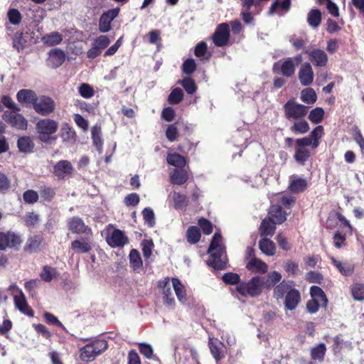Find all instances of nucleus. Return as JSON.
Segmentation results:
<instances>
[{
  "label": "nucleus",
  "mask_w": 364,
  "mask_h": 364,
  "mask_svg": "<svg viewBox=\"0 0 364 364\" xmlns=\"http://www.w3.org/2000/svg\"><path fill=\"white\" fill-rule=\"evenodd\" d=\"M352 296L356 301L364 300V284L361 283L353 284L350 287Z\"/></svg>",
  "instance_id": "46"
},
{
  "label": "nucleus",
  "mask_w": 364,
  "mask_h": 364,
  "mask_svg": "<svg viewBox=\"0 0 364 364\" xmlns=\"http://www.w3.org/2000/svg\"><path fill=\"white\" fill-rule=\"evenodd\" d=\"M16 98L20 103H32L33 105L37 95L31 90L23 89L17 92Z\"/></svg>",
  "instance_id": "26"
},
{
  "label": "nucleus",
  "mask_w": 364,
  "mask_h": 364,
  "mask_svg": "<svg viewBox=\"0 0 364 364\" xmlns=\"http://www.w3.org/2000/svg\"><path fill=\"white\" fill-rule=\"evenodd\" d=\"M307 187L306 179L301 178L297 176H291L290 178L289 190L293 193L304 191Z\"/></svg>",
  "instance_id": "25"
},
{
  "label": "nucleus",
  "mask_w": 364,
  "mask_h": 364,
  "mask_svg": "<svg viewBox=\"0 0 364 364\" xmlns=\"http://www.w3.org/2000/svg\"><path fill=\"white\" fill-rule=\"evenodd\" d=\"M321 21V14L318 9H312L309 11L307 16V21L309 26L316 28L319 26Z\"/></svg>",
  "instance_id": "44"
},
{
  "label": "nucleus",
  "mask_w": 364,
  "mask_h": 364,
  "mask_svg": "<svg viewBox=\"0 0 364 364\" xmlns=\"http://www.w3.org/2000/svg\"><path fill=\"white\" fill-rule=\"evenodd\" d=\"M7 17L9 23L13 25H18L21 21V14L16 9H11L7 13Z\"/></svg>",
  "instance_id": "52"
},
{
  "label": "nucleus",
  "mask_w": 364,
  "mask_h": 364,
  "mask_svg": "<svg viewBox=\"0 0 364 364\" xmlns=\"http://www.w3.org/2000/svg\"><path fill=\"white\" fill-rule=\"evenodd\" d=\"M223 280L225 283L229 284H237L240 282V277L236 273H227L223 276Z\"/></svg>",
  "instance_id": "64"
},
{
  "label": "nucleus",
  "mask_w": 364,
  "mask_h": 364,
  "mask_svg": "<svg viewBox=\"0 0 364 364\" xmlns=\"http://www.w3.org/2000/svg\"><path fill=\"white\" fill-rule=\"evenodd\" d=\"M166 160L168 164L178 168H182L186 164L185 158L178 154H168Z\"/></svg>",
  "instance_id": "42"
},
{
  "label": "nucleus",
  "mask_w": 364,
  "mask_h": 364,
  "mask_svg": "<svg viewBox=\"0 0 364 364\" xmlns=\"http://www.w3.org/2000/svg\"><path fill=\"white\" fill-rule=\"evenodd\" d=\"M21 243V239L19 235L14 232H0V250H4L6 248L16 247Z\"/></svg>",
  "instance_id": "9"
},
{
  "label": "nucleus",
  "mask_w": 364,
  "mask_h": 364,
  "mask_svg": "<svg viewBox=\"0 0 364 364\" xmlns=\"http://www.w3.org/2000/svg\"><path fill=\"white\" fill-rule=\"evenodd\" d=\"M295 70L296 65L294 63L292 58H287L282 62H277L273 66L274 73H280L287 77H291L294 74Z\"/></svg>",
  "instance_id": "10"
},
{
  "label": "nucleus",
  "mask_w": 364,
  "mask_h": 364,
  "mask_svg": "<svg viewBox=\"0 0 364 364\" xmlns=\"http://www.w3.org/2000/svg\"><path fill=\"white\" fill-rule=\"evenodd\" d=\"M171 284L178 300L181 304H185L187 301V294L185 285L178 278H172Z\"/></svg>",
  "instance_id": "17"
},
{
  "label": "nucleus",
  "mask_w": 364,
  "mask_h": 364,
  "mask_svg": "<svg viewBox=\"0 0 364 364\" xmlns=\"http://www.w3.org/2000/svg\"><path fill=\"white\" fill-rule=\"evenodd\" d=\"M259 247L261 251L268 256H272L275 254V244L269 239L262 238L260 240Z\"/></svg>",
  "instance_id": "35"
},
{
  "label": "nucleus",
  "mask_w": 364,
  "mask_h": 364,
  "mask_svg": "<svg viewBox=\"0 0 364 364\" xmlns=\"http://www.w3.org/2000/svg\"><path fill=\"white\" fill-rule=\"evenodd\" d=\"M287 118L299 119L304 117L308 112V107L293 101L287 102L284 105Z\"/></svg>",
  "instance_id": "8"
},
{
  "label": "nucleus",
  "mask_w": 364,
  "mask_h": 364,
  "mask_svg": "<svg viewBox=\"0 0 364 364\" xmlns=\"http://www.w3.org/2000/svg\"><path fill=\"white\" fill-rule=\"evenodd\" d=\"M129 262L131 267L135 271L139 270L142 267V260L140 254L135 249L132 250L129 253Z\"/></svg>",
  "instance_id": "43"
},
{
  "label": "nucleus",
  "mask_w": 364,
  "mask_h": 364,
  "mask_svg": "<svg viewBox=\"0 0 364 364\" xmlns=\"http://www.w3.org/2000/svg\"><path fill=\"white\" fill-rule=\"evenodd\" d=\"M106 241L112 247H122L128 242V238L119 229H114L112 225H109L106 229Z\"/></svg>",
  "instance_id": "4"
},
{
  "label": "nucleus",
  "mask_w": 364,
  "mask_h": 364,
  "mask_svg": "<svg viewBox=\"0 0 364 364\" xmlns=\"http://www.w3.org/2000/svg\"><path fill=\"white\" fill-rule=\"evenodd\" d=\"M92 139L94 145L100 153L102 152L103 140L102 139V131L100 127L95 125L92 128Z\"/></svg>",
  "instance_id": "40"
},
{
  "label": "nucleus",
  "mask_w": 364,
  "mask_h": 364,
  "mask_svg": "<svg viewBox=\"0 0 364 364\" xmlns=\"http://www.w3.org/2000/svg\"><path fill=\"white\" fill-rule=\"evenodd\" d=\"M55 107L54 101L50 97L46 96L37 97L33 104L35 111L43 116L52 113L55 109Z\"/></svg>",
  "instance_id": "6"
},
{
  "label": "nucleus",
  "mask_w": 364,
  "mask_h": 364,
  "mask_svg": "<svg viewBox=\"0 0 364 364\" xmlns=\"http://www.w3.org/2000/svg\"><path fill=\"white\" fill-rule=\"evenodd\" d=\"M330 259L333 264L337 268L341 274L345 276H349L352 274L354 270L353 264L348 262H342L337 260L333 257H331Z\"/></svg>",
  "instance_id": "27"
},
{
  "label": "nucleus",
  "mask_w": 364,
  "mask_h": 364,
  "mask_svg": "<svg viewBox=\"0 0 364 364\" xmlns=\"http://www.w3.org/2000/svg\"><path fill=\"white\" fill-rule=\"evenodd\" d=\"M230 38V26L227 23L219 24L213 36V41L216 46H225Z\"/></svg>",
  "instance_id": "7"
},
{
  "label": "nucleus",
  "mask_w": 364,
  "mask_h": 364,
  "mask_svg": "<svg viewBox=\"0 0 364 364\" xmlns=\"http://www.w3.org/2000/svg\"><path fill=\"white\" fill-rule=\"evenodd\" d=\"M170 279L166 277L159 282V287L161 289L164 295V303L167 305H173L174 304V297L173 296L170 284Z\"/></svg>",
  "instance_id": "16"
},
{
  "label": "nucleus",
  "mask_w": 364,
  "mask_h": 364,
  "mask_svg": "<svg viewBox=\"0 0 364 364\" xmlns=\"http://www.w3.org/2000/svg\"><path fill=\"white\" fill-rule=\"evenodd\" d=\"M79 92L82 97L86 99L91 98L94 95L92 87L87 83H83L80 86Z\"/></svg>",
  "instance_id": "56"
},
{
  "label": "nucleus",
  "mask_w": 364,
  "mask_h": 364,
  "mask_svg": "<svg viewBox=\"0 0 364 364\" xmlns=\"http://www.w3.org/2000/svg\"><path fill=\"white\" fill-rule=\"evenodd\" d=\"M167 201L170 206L178 210L183 209L188 205L187 196L176 191H173L169 193Z\"/></svg>",
  "instance_id": "13"
},
{
  "label": "nucleus",
  "mask_w": 364,
  "mask_h": 364,
  "mask_svg": "<svg viewBox=\"0 0 364 364\" xmlns=\"http://www.w3.org/2000/svg\"><path fill=\"white\" fill-rule=\"evenodd\" d=\"M301 100L306 104H314L317 100L316 92L312 88H306L301 92Z\"/></svg>",
  "instance_id": "45"
},
{
  "label": "nucleus",
  "mask_w": 364,
  "mask_h": 364,
  "mask_svg": "<svg viewBox=\"0 0 364 364\" xmlns=\"http://www.w3.org/2000/svg\"><path fill=\"white\" fill-rule=\"evenodd\" d=\"M73 119L75 124L81 128L84 132L88 129V122L79 114H75Z\"/></svg>",
  "instance_id": "63"
},
{
  "label": "nucleus",
  "mask_w": 364,
  "mask_h": 364,
  "mask_svg": "<svg viewBox=\"0 0 364 364\" xmlns=\"http://www.w3.org/2000/svg\"><path fill=\"white\" fill-rule=\"evenodd\" d=\"M208 253L210 255V258L208 260V265L218 269L225 268L227 264V256L220 233H215L208 248Z\"/></svg>",
  "instance_id": "1"
},
{
  "label": "nucleus",
  "mask_w": 364,
  "mask_h": 364,
  "mask_svg": "<svg viewBox=\"0 0 364 364\" xmlns=\"http://www.w3.org/2000/svg\"><path fill=\"white\" fill-rule=\"evenodd\" d=\"M109 43L110 40L107 36H100L94 40L92 44L102 51Z\"/></svg>",
  "instance_id": "58"
},
{
  "label": "nucleus",
  "mask_w": 364,
  "mask_h": 364,
  "mask_svg": "<svg viewBox=\"0 0 364 364\" xmlns=\"http://www.w3.org/2000/svg\"><path fill=\"white\" fill-rule=\"evenodd\" d=\"M71 247L77 253H85L89 252L91 249L90 243L84 239L73 241Z\"/></svg>",
  "instance_id": "41"
},
{
  "label": "nucleus",
  "mask_w": 364,
  "mask_h": 364,
  "mask_svg": "<svg viewBox=\"0 0 364 364\" xmlns=\"http://www.w3.org/2000/svg\"><path fill=\"white\" fill-rule=\"evenodd\" d=\"M275 224L270 218H265L262 220L259 230L262 236H272L275 232Z\"/></svg>",
  "instance_id": "37"
},
{
  "label": "nucleus",
  "mask_w": 364,
  "mask_h": 364,
  "mask_svg": "<svg viewBox=\"0 0 364 364\" xmlns=\"http://www.w3.org/2000/svg\"><path fill=\"white\" fill-rule=\"evenodd\" d=\"M80 353V358L84 362H91L97 356L93 347L90 343L81 348Z\"/></svg>",
  "instance_id": "32"
},
{
  "label": "nucleus",
  "mask_w": 364,
  "mask_h": 364,
  "mask_svg": "<svg viewBox=\"0 0 364 364\" xmlns=\"http://www.w3.org/2000/svg\"><path fill=\"white\" fill-rule=\"evenodd\" d=\"M294 288L293 287L292 282L284 280L275 287L274 294L278 299L282 298L284 294H288Z\"/></svg>",
  "instance_id": "36"
},
{
  "label": "nucleus",
  "mask_w": 364,
  "mask_h": 364,
  "mask_svg": "<svg viewBox=\"0 0 364 364\" xmlns=\"http://www.w3.org/2000/svg\"><path fill=\"white\" fill-rule=\"evenodd\" d=\"M323 115L324 110L321 107H316L310 112L309 119L311 122L318 124L322 121Z\"/></svg>",
  "instance_id": "49"
},
{
  "label": "nucleus",
  "mask_w": 364,
  "mask_h": 364,
  "mask_svg": "<svg viewBox=\"0 0 364 364\" xmlns=\"http://www.w3.org/2000/svg\"><path fill=\"white\" fill-rule=\"evenodd\" d=\"M290 0H276L269 8L270 15L279 14L280 11L287 12L290 8Z\"/></svg>",
  "instance_id": "30"
},
{
  "label": "nucleus",
  "mask_w": 364,
  "mask_h": 364,
  "mask_svg": "<svg viewBox=\"0 0 364 364\" xmlns=\"http://www.w3.org/2000/svg\"><path fill=\"white\" fill-rule=\"evenodd\" d=\"M309 156L310 153L307 149L304 147L296 148L294 159L297 162L303 164L309 159Z\"/></svg>",
  "instance_id": "50"
},
{
  "label": "nucleus",
  "mask_w": 364,
  "mask_h": 364,
  "mask_svg": "<svg viewBox=\"0 0 364 364\" xmlns=\"http://www.w3.org/2000/svg\"><path fill=\"white\" fill-rule=\"evenodd\" d=\"M58 129V123L51 119H42L36 123V130L39 139L43 142H48L50 135L55 134Z\"/></svg>",
  "instance_id": "3"
},
{
  "label": "nucleus",
  "mask_w": 364,
  "mask_h": 364,
  "mask_svg": "<svg viewBox=\"0 0 364 364\" xmlns=\"http://www.w3.org/2000/svg\"><path fill=\"white\" fill-rule=\"evenodd\" d=\"M14 304L16 307L24 314L33 316V311L28 306L26 297L21 291L19 294L14 296Z\"/></svg>",
  "instance_id": "21"
},
{
  "label": "nucleus",
  "mask_w": 364,
  "mask_h": 364,
  "mask_svg": "<svg viewBox=\"0 0 364 364\" xmlns=\"http://www.w3.org/2000/svg\"><path fill=\"white\" fill-rule=\"evenodd\" d=\"M119 11V9H113L102 15L99 22V30L102 33H106L110 30L111 22L118 15Z\"/></svg>",
  "instance_id": "14"
},
{
  "label": "nucleus",
  "mask_w": 364,
  "mask_h": 364,
  "mask_svg": "<svg viewBox=\"0 0 364 364\" xmlns=\"http://www.w3.org/2000/svg\"><path fill=\"white\" fill-rule=\"evenodd\" d=\"M223 345V344L221 342H219L217 339H209L208 346L211 355L217 362L222 360L225 357V353L222 348Z\"/></svg>",
  "instance_id": "20"
},
{
  "label": "nucleus",
  "mask_w": 364,
  "mask_h": 364,
  "mask_svg": "<svg viewBox=\"0 0 364 364\" xmlns=\"http://www.w3.org/2000/svg\"><path fill=\"white\" fill-rule=\"evenodd\" d=\"M236 289L244 296L255 297L262 294V291L265 289V287L263 283V279L261 277L256 276L247 282L239 284Z\"/></svg>",
  "instance_id": "2"
},
{
  "label": "nucleus",
  "mask_w": 364,
  "mask_h": 364,
  "mask_svg": "<svg viewBox=\"0 0 364 364\" xmlns=\"http://www.w3.org/2000/svg\"><path fill=\"white\" fill-rule=\"evenodd\" d=\"M292 131L299 132L301 134L306 133L309 130V125L305 120H300L294 123L291 127Z\"/></svg>",
  "instance_id": "55"
},
{
  "label": "nucleus",
  "mask_w": 364,
  "mask_h": 364,
  "mask_svg": "<svg viewBox=\"0 0 364 364\" xmlns=\"http://www.w3.org/2000/svg\"><path fill=\"white\" fill-rule=\"evenodd\" d=\"M143 218L145 223L150 227L154 226L155 223L154 213L152 209L146 208L142 212Z\"/></svg>",
  "instance_id": "59"
},
{
  "label": "nucleus",
  "mask_w": 364,
  "mask_h": 364,
  "mask_svg": "<svg viewBox=\"0 0 364 364\" xmlns=\"http://www.w3.org/2000/svg\"><path fill=\"white\" fill-rule=\"evenodd\" d=\"M17 146L20 152L31 153L34 148V143L29 136H22L18 139Z\"/></svg>",
  "instance_id": "34"
},
{
  "label": "nucleus",
  "mask_w": 364,
  "mask_h": 364,
  "mask_svg": "<svg viewBox=\"0 0 364 364\" xmlns=\"http://www.w3.org/2000/svg\"><path fill=\"white\" fill-rule=\"evenodd\" d=\"M306 53L309 55L310 61L315 66L325 67L328 64V55L324 50L320 48H314L311 50H306Z\"/></svg>",
  "instance_id": "12"
},
{
  "label": "nucleus",
  "mask_w": 364,
  "mask_h": 364,
  "mask_svg": "<svg viewBox=\"0 0 364 364\" xmlns=\"http://www.w3.org/2000/svg\"><path fill=\"white\" fill-rule=\"evenodd\" d=\"M280 202V203L285 208H291L295 203V198L291 196L284 195L278 193L275 196V199L272 202Z\"/></svg>",
  "instance_id": "48"
},
{
  "label": "nucleus",
  "mask_w": 364,
  "mask_h": 364,
  "mask_svg": "<svg viewBox=\"0 0 364 364\" xmlns=\"http://www.w3.org/2000/svg\"><path fill=\"white\" fill-rule=\"evenodd\" d=\"M273 221V223L282 224L286 220V213L282 210L280 205H273L271 206L269 212V218Z\"/></svg>",
  "instance_id": "22"
},
{
  "label": "nucleus",
  "mask_w": 364,
  "mask_h": 364,
  "mask_svg": "<svg viewBox=\"0 0 364 364\" xmlns=\"http://www.w3.org/2000/svg\"><path fill=\"white\" fill-rule=\"evenodd\" d=\"M183 93L181 89L175 88L168 96V102L171 104H178L183 99Z\"/></svg>",
  "instance_id": "57"
},
{
  "label": "nucleus",
  "mask_w": 364,
  "mask_h": 364,
  "mask_svg": "<svg viewBox=\"0 0 364 364\" xmlns=\"http://www.w3.org/2000/svg\"><path fill=\"white\" fill-rule=\"evenodd\" d=\"M90 344L93 347V349L97 355L105 351L108 347L107 341L104 339L95 340Z\"/></svg>",
  "instance_id": "54"
},
{
  "label": "nucleus",
  "mask_w": 364,
  "mask_h": 364,
  "mask_svg": "<svg viewBox=\"0 0 364 364\" xmlns=\"http://www.w3.org/2000/svg\"><path fill=\"white\" fill-rule=\"evenodd\" d=\"M284 269L289 275H294L299 271L298 264L291 260L287 261L284 264Z\"/></svg>",
  "instance_id": "60"
},
{
  "label": "nucleus",
  "mask_w": 364,
  "mask_h": 364,
  "mask_svg": "<svg viewBox=\"0 0 364 364\" xmlns=\"http://www.w3.org/2000/svg\"><path fill=\"white\" fill-rule=\"evenodd\" d=\"M187 240L191 244L197 243L200 238V232L198 227L191 226L187 230Z\"/></svg>",
  "instance_id": "47"
},
{
  "label": "nucleus",
  "mask_w": 364,
  "mask_h": 364,
  "mask_svg": "<svg viewBox=\"0 0 364 364\" xmlns=\"http://www.w3.org/2000/svg\"><path fill=\"white\" fill-rule=\"evenodd\" d=\"M181 85L188 94L195 92L196 87L194 81L191 78H184L181 82Z\"/></svg>",
  "instance_id": "61"
},
{
  "label": "nucleus",
  "mask_w": 364,
  "mask_h": 364,
  "mask_svg": "<svg viewBox=\"0 0 364 364\" xmlns=\"http://www.w3.org/2000/svg\"><path fill=\"white\" fill-rule=\"evenodd\" d=\"M69 229L73 232L77 234L82 233H89L90 232V229L85 225L82 220L77 217H74L70 220L69 223Z\"/></svg>",
  "instance_id": "18"
},
{
  "label": "nucleus",
  "mask_w": 364,
  "mask_h": 364,
  "mask_svg": "<svg viewBox=\"0 0 364 364\" xmlns=\"http://www.w3.org/2000/svg\"><path fill=\"white\" fill-rule=\"evenodd\" d=\"M56 274L57 273L55 269L46 266L41 273V277L45 282H50L56 277Z\"/></svg>",
  "instance_id": "53"
},
{
  "label": "nucleus",
  "mask_w": 364,
  "mask_h": 364,
  "mask_svg": "<svg viewBox=\"0 0 364 364\" xmlns=\"http://www.w3.org/2000/svg\"><path fill=\"white\" fill-rule=\"evenodd\" d=\"M300 301V294L296 289H293L285 296V307L290 311L295 309Z\"/></svg>",
  "instance_id": "24"
},
{
  "label": "nucleus",
  "mask_w": 364,
  "mask_h": 364,
  "mask_svg": "<svg viewBox=\"0 0 364 364\" xmlns=\"http://www.w3.org/2000/svg\"><path fill=\"white\" fill-rule=\"evenodd\" d=\"M247 268L252 272L265 273L267 271V265L265 262L257 258H252L247 264Z\"/></svg>",
  "instance_id": "29"
},
{
  "label": "nucleus",
  "mask_w": 364,
  "mask_h": 364,
  "mask_svg": "<svg viewBox=\"0 0 364 364\" xmlns=\"http://www.w3.org/2000/svg\"><path fill=\"white\" fill-rule=\"evenodd\" d=\"M2 118L14 128L21 130L27 129V120L17 111H5Z\"/></svg>",
  "instance_id": "5"
},
{
  "label": "nucleus",
  "mask_w": 364,
  "mask_h": 364,
  "mask_svg": "<svg viewBox=\"0 0 364 364\" xmlns=\"http://www.w3.org/2000/svg\"><path fill=\"white\" fill-rule=\"evenodd\" d=\"M323 133V128L322 126L316 127L311 132V134L309 137L310 139H312L314 149L316 148L318 146V144H319L318 140L322 137Z\"/></svg>",
  "instance_id": "51"
},
{
  "label": "nucleus",
  "mask_w": 364,
  "mask_h": 364,
  "mask_svg": "<svg viewBox=\"0 0 364 364\" xmlns=\"http://www.w3.org/2000/svg\"><path fill=\"white\" fill-rule=\"evenodd\" d=\"M326 352V346L324 343H319L311 349V358L312 360L323 362Z\"/></svg>",
  "instance_id": "33"
},
{
  "label": "nucleus",
  "mask_w": 364,
  "mask_h": 364,
  "mask_svg": "<svg viewBox=\"0 0 364 364\" xmlns=\"http://www.w3.org/2000/svg\"><path fill=\"white\" fill-rule=\"evenodd\" d=\"M61 138L64 142L71 144L76 141V132L68 123H65L62 126Z\"/></svg>",
  "instance_id": "28"
},
{
  "label": "nucleus",
  "mask_w": 364,
  "mask_h": 364,
  "mask_svg": "<svg viewBox=\"0 0 364 364\" xmlns=\"http://www.w3.org/2000/svg\"><path fill=\"white\" fill-rule=\"evenodd\" d=\"M73 170L72 164L67 160L58 161L53 167V173L59 178H63L70 174Z\"/></svg>",
  "instance_id": "15"
},
{
  "label": "nucleus",
  "mask_w": 364,
  "mask_h": 364,
  "mask_svg": "<svg viewBox=\"0 0 364 364\" xmlns=\"http://www.w3.org/2000/svg\"><path fill=\"white\" fill-rule=\"evenodd\" d=\"M23 198L26 203H34L38 199V194L35 191L28 190L23 193Z\"/></svg>",
  "instance_id": "62"
},
{
  "label": "nucleus",
  "mask_w": 364,
  "mask_h": 364,
  "mask_svg": "<svg viewBox=\"0 0 364 364\" xmlns=\"http://www.w3.org/2000/svg\"><path fill=\"white\" fill-rule=\"evenodd\" d=\"M42 42L48 46H54L59 45L63 41V36L56 31H53L44 35L41 38Z\"/></svg>",
  "instance_id": "31"
},
{
  "label": "nucleus",
  "mask_w": 364,
  "mask_h": 364,
  "mask_svg": "<svg viewBox=\"0 0 364 364\" xmlns=\"http://www.w3.org/2000/svg\"><path fill=\"white\" fill-rule=\"evenodd\" d=\"M310 294L311 299L316 300L321 303L324 306H327L328 299L324 291L317 286H312L310 289Z\"/></svg>",
  "instance_id": "38"
},
{
  "label": "nucleus",
  "mask_w": 364,
  "mask_h": 364,
  "mask_svg": "<svg viewBox=\"0 0 364 364\" xmlns=\"http://www.w3.org/2000/svg\"><path fill=\"white\" fill-rule=\"evenodd\" d=\"M65 60V53L60 49H53L49 53L48 65L52 68L60 66Z\"/></svg>",
  "instance_id": "19"
},
{
  "label": "nucleus",
  "mask_w": 364,
  "mask_h": 364,
  "mask_svg": "<svg viewBox=\"0 0 364 364\" xmlns=\"http://www.w3.org/2000/svg\"><path fill=\"white\" fill-rule=\"evenodd\" d=\"M170 179L172 183L181 186L188 179V171L185 169H173L170 173Z\"/></svg>",
  "instance_id": "23"
},
{
  "label": "nucleus",
  "mask_w": 364,
  "mask_h": 364,
  "mask_svg": "<svg viewBox=\"0 0 364 364\" xmlns=\"http://www.w3.org/2000/svg\"><path fill=\"white\" fill-rule=\"evenodd\" d=\"M262 278L263 279V283L264 284L265 289H270L281 281L282 274L277 271H273L270 272L266 277Z\"/></svg>",
  "instance_id": "39"
},
{
  "label": "nucleus",
  "mask_w": 364,
  "mask_h": 364,
  "mask_svg": "<svg viewBox=\"0 0 364 364\" xmlns=\"http://www.w3.org/2000/svg\"><path fill=\"white\" fill-rule=\"evenodd\" d=\"M298 78L303 86H309L312 84L314 74L309 63L306 62L301 65L298 72Z\"/></svg>",
  "instance_id": "11"
}]
</instances>
